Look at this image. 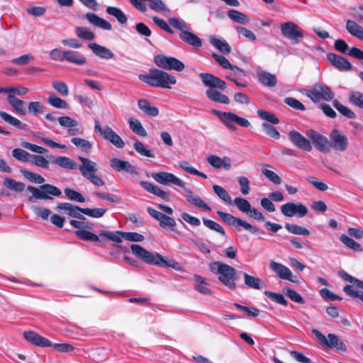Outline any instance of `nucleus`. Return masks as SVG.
Returning a JSON list of instances; mask_svg holds the SVG:
<instances>
[{"instance_id": "nucleus-1", "label": "nucleus", "mask_w": 363, "mask_h": 363, "mask_svg": "<svg viewBox=\"0 0 363 363\" xmlns=\"http://www.w3.org/2000/svg\"><path fill=\"white\" fill-rule=\"evenodd\" d=\"M138 78L151 86L164 89H170V84H175L177 82L173 75L158 69H150L148 74H140Z\"/></svg>"}, {"instance_id": "nucleus-2", "label": "nucleus", "mask_w": 363, "mask_h": 363, "mask_svg": "<svg viewBox=\"0 0 363 363\" xmlns=\"http://www.w3.org/2000/svg\"><path fill=\"white\" fill-rule=\"evenodd\" d=\"M132 252L141 260L148 264L157 266H164L175 268L177 263L174 260L169 259L159 253H152L139 245L133 244L130 245Z\"/></svg>"}, {"instance_id": "nucleus-3", "label": "nucleus", "mask_w": 363, "mask_h": 363, "mask_svg": "<svg viewBox=\"0 0 363 363\" xmlns=\"http://www.w3.org/2000/svg\"><path fill=\"white\" fill-rule=\"evenodd\" d=\"M210 270L218 275V280L230 289L236 288V271L231 266L221 262H213L209 265Z\"/></svg>"}, {"instance_id": "nucleus-4", "label": "nucleus", "mask_w": 363, "mask_h": 363, "mask_svg": "<svg viewBox=\"0 0 363 363\" xmlns=\"http://www.w3.org/2000/svg\"><path fill=\"white\" fill-rule=\"evenodd\" d=\"M316 149L328 152L331 148L337 151L346 150L348 142L347 138H311Z\"/></svg>"}, {"instance_id": "nucleus-5", "label": "nucleus", "mask_w": 363, "mask_h": 363, "mask_svg": "<svg viewBox=\"0 0 363 363\" xmlns=\"http://www.w3.org/2000/svg\"><path fill=\"white\" fill-rule=\"evenodd\" d=\"M78 158L82 164L79 165L77 169H79L82 175L97 186H104L105 184L104 180L97 174L96 163L82 156H79Z\"/></svg>"}, {"instance_id": "nucleus-6", "label": "nucleus", "mask_w": 363, "mask_h": 363, "mask_svg": "<svg viewBox=\"0 0 363 363\" xmlns=\"http://www.w3.org/2000/svg\"><path fill=\"white\" fill-rule=\"evenodd\" d=\"M301 92L315 103L320 100L331 101L335 96L331 89L323 84H315L311 89H303L301 90Z\"/></svg>"}, {"instance_id": "nucleus-7", "label": "nucleus", "mask_w": 363, "mask_h": 363, "mask_svg": "<svg viewBox=\"0 0 363 363\" xmlns=\"http://www.w3.org/2000/svg\"><path fill=\"white\" fill-rule=\"evenodd\" d=\"M27 190L32 193L33 196L28 198L29 201H32L33 197L36 199H52L49 195H52L54 196H59L61 195L62 192L59 188L52 184H43L40 186L39 189L28 186L27 187Z\"/></svg>"}, {"instance_id": "nucleus-8", "label": "nucleus", "mask_w": 363, "mask_h": 363, "mask_svg": "<svg viewBox=\"0 0 363 363\" xmlns=\"http://www.w3.org/2000/svg\"><path fill=\"white\" fill-rule=\"evenodd\" d=\"M216 213L219 216V217L223 220V221L225 222L228 225L234 226L238 229L240 227H242L245 230L254 234H256L260 231L259 228L252 226L250 223H247V221L243 220L240 218L235 217L230 213H225L220 211H218Z\"/></svg>"}, {"instance_id": "nucleus-9", "label": "nucleus", "mask_w": 363, "mask_h": 363, "mask_svg": "<svg viewBox=\"0 0 363 363\" xmlns=\"http://www.w3.org/2000/svg\"><path fill=\"white\" fill-rule=\"evenodd\" d=\"M280 29L281 34L286 38L292 40L294 44H298L304 35L303 30L292 21L282 23Z\"/></svg>"}, {"instance_id": "nucleus-10", "label": "nucleus", "mask_w": 363, "mask_h": 363, "mask_svg": "<svg viewBox=\"0 0 363 363\" xmlns=\"http://www.w3.org/2000/svg\"><path fill=\"white\" fill-rule=\"evenodd\" d=\"M312 333L317 337V339L321 344L326 345L330 348H335L337 350H346L345 345L340 340L339 337L337 335L333 333H329L328 335V337H326L317 329H313Z\"/></svg>"}, {"instance_id": "nucleus-11", "label": "nucleus", "mask_w": 363, "mask_h": 363, "mask_svg": "<svg viewBox=\"0 0 363 363\" xmlns=\"http://www.w3.org/2000/svg\"><path fill=\"white\" fill-rule=\"evenodd\" d=\"M154 61L158 67L164 69H174L177 72H181L185 67L184 64L178 59L173 57H167L163 55H158L155 56Z\"/></svg>"}, {"instance_id": "nucleus-12", "label": "nucleus", "mask_w": 363, "mask_h": 363, "mask_svg": "<svg viewBox=\"0 0 363 363\" xmlns=\"http://www.w3.org/2000/svg\"><path fill=\"white\" fill-rule=\"evenodd\" d=\"M281 212L286 217L297 216L302 218L308 214V210L303 203L289 202L281 206Z\"/></svg>"}, {"instance_id": "nucleus-13", "label": "nucleus", "mask_w": 363, "mask_h": 363, "mask_svg": "<svg viewBox=\"0 0 363 363\" xmlns=\"http://www.w3.org/2000/svg\"><path fill=\"white\" fill-rule=\"evenodd\" d=\"M152 177L158 183L164 185L172 184L182 188H184L185 182L172 173L165 172L152 173Z\"/></svg>"}, {"instance_id": "nucleus-14", "label": "nucleus", "mask_w": 363, "mask_h": 363, "mask_svg": "<svg viewBox=\"0 0 363 363\" xmlns=\"http://www.w3.org/2000/svg\"><path fill=\"white\" fill-rule=\"evenodd\" d=\"M57 121L62 127L68 128V135H77L83 133L82 128L79 126V122L69 116L59 117Z\"/></svg>"}, {"instance_id": "nucleus-15", "label": "nucleus", "mask_w": 363, "mask_h": 363, "mask_svg": "<svg viewBox=\"0 0 363 363\" xmlns=\"http://www.w3.org/2000/svg\"><path fill=\"white\" fill-rule=\"evenodd\" d=\"M220 118L230 128H234L235 124H238L242 127H248L250 124L247 119L240 118L230 112H224L221 113L220 115Z\"/></svg>"}, {"instance_id": "nucleus-16", "label": "nucleus", "mask_w": 363, "mask_h": 363, "mask_svg": "<svg viewBox=\"0 0 363 363\" xmlns=\"http://www.w3.org/2000/svg\"><path fill=\"white\" fill-rule=\"evenodd\" d=\"M199 76L206 86L211 87V89L218 88L221 90L226 89L225 82L218 77L208 73H201Z\"/></svg>"}, {"instance_id": "nucleus-17", "label": "nucleus", "mask_w": 363, "mask_h": 363, "mask_svg": "<svg viewBox=\"0 0 363 363\" xmlns=\"http://www.w3.org/2000/svg\"><path fill=\"white\" fill-rule=\"evenodd\" d=\"M56 209L58 211L67 213L68 215L74 218H77L81 220L86 219L85 217L81 214L82 210L83 208L74 206L70 203H59L56 206Z\"/></svg>"}, {"instance_id": "nucleus-18", "label": "nucleus", "mask_w": 363, "mask_h": 363, "mask_svg": "<svg viewBox=\"0 0 363 363\" xmlns=\"http://www.w3.org/2000/svg\"><path fill=\"white\" fill-rule=\"evenodd\" d=\"M269 267L274 272L277 274L279 278L291 281H294L292 278L293 274L291 271L282 264L272 260L269 262Z\"/></svg>"}, {"instance_id": "nucleus-19", "label": "nucleus", "mask_w": 363, "mask_h": 363, "mask_svg": "<svg viewBox=\"0 0 363 363\" xmlns=\"http://www.w3.org/2000/svg\"><path fill=\"white\" fill-rule=\"evenodd\" d=\"M23 337L27 341L37 346L46 347L52 345L51 341L33 331H25Z\"/></svg>"}, {"instance_id": "nucleus-20", "label": "nucleus", "mask_w": 363, "mask_h": 363, "mask_svg": "<svg viewBox=\"0 0 363 363\" xmlns=\"http://www.w3.org/2000/svg\"><path fill=\"white\" fill-rule=\"evenodd\" d=\"M327 60L331 65L342 71H349L352 69V65L347 59L335 53H328L327 55Z\"/></svg>"}, {"instance_id": "nucleus-21", "label": "nucleus", "mask_w": 363, "mask_h": 363, "mask_svg": "<svg viewBox=\"0 0 363 363\" xmlns=\"http://www.w3.org/2000/svg\"><path fill=\"white\" fill-rule=\"evenodd\" d=\"M182 189L186 193L185 197L189 203L199 208H202L206 211H211V207L205 203L200 196L194 195L191 189L187 188L186 185H184V188Z\"/></svg>"}, {"instance_id": "nucleus-22", "label": "nucleus", "mask_w": 363, "mask_h": 363, "mask_svg": "<svg viewBox=\"0 0 363 363\" xmlns=\"http://www.w3.org/2000/svg\"><path fill=\"white\" fill-rule=\"evenodd\" d=\"M179 38L184 43L195 48H199L202 46L201 39L197 35L191 32L190 28L183 33H180Z\"/></svg>"}, {"instance_id": "nucleus-23", "label": "nucleus", "mask_w": 363, "mask_h": 363, "mask_svg": "<svg viewBox=\"0 0 363 363\" xmlns=\"http://www.w3.org/2000/svg\"><path fill=\"white\" fill-rule=\"evenodd\" d=\"M65 61L77 65H83L86 62V57L81 52L73 50H65Z\"/></svg>"}, {"instance_id": "nucleus-24", "label": "nucleus", "mask_w": 363, "mask_h": 363, "mask_svg": "<svg viewBox=\"0 0 363 363\" xmlns=\"http://www.w3.org/2000/svg\"><path fill=\"white\" fill-rule=\"evenodd\" d=\"M85 18L87 19L89 23L96 27L106 30H111L112 29V26L109 22L94 13H87L85 16Z\"/></svg>"}, {"instance_id": "nucleus-25", "label": "nucleus", "mask_w": 363, "mask_h": 363, "mask_svg": "<svg viewBox=\"0 0 363 363\" xmlns=\"http://www.w3.org/2000/svg\"><path fill=\"white\" fill-rule=\"evenodd\" d=\"M111 166L116 171H125L129 174L136 173V169L134 166L127 161L114 157L111 160Z\"/></svg>"}, {"instance_id": "nucleus-26", "label": "nucleus", "mask_w": 363, "mask_h": 363, "mask_svg": "<svg viewBox=\"0 0 363 363\" xmlns=\"http://www.w3.org/2000/svg\"><path fill=\"white\" fill-rule=\"evenodd\" d=\"M88 47L92 50V52L98 57L104 59H111L113 57V52L108 48L100 45L95 43H91L88 44Z\"/></svg>"}, {"instance_id": "nucleus-27", "label": "nucleus", "mask_w": 363, "mask_h": 363, "mask_svg": "<svg viewBox=\"0 0 363 363\" xmlns=\"http://www.w3.org/2000/svg\"><path fill=\"white\" fill-rule=\"evenodd\" d=\"M75 235L77 237H78L82 240L92 242L97 244L99 246H104V245L103 240L99 238V235L87 230H76Z\"/></svg>"}, {"instance_id": "nucleus-28", "label": "nucleus", "mask_w": 363, "mask_h": 363, "mask_svg": "<svg viewBox=\"0 0 363 363\" xmlns=\"http://www.w3.org/2000/svg\"><path fill=\"white\" fill-rule=\"evenodd\" d=\"M7 101L14 111L19 115L26 116V111L24 108L25 102L13 94H8Z\"/></svg>"}, {"instance_id": "nucleus-29", "label": "nucleus", "mask_w": 363, "mask_h": 363, "mask_svg": "<svg viewBox=\"0 0 363 363\" xmlns=\"http://www.w3.org/2000/svg\"><path fill=\"white\" fill-rule=\"evenodd\" d=\"M346 29L350 35L363 41V28L357 22L352 20L347 21Z\"/></svg>"}, {"instance_id": "nucleus-30", "label": "nucleus", "mask_w": 363, "mask_h": 363, "mask_svg": "<svg viewBox=\"0 0 363 363\" xmlns=\"http://www.w3.org/2000/svg\"><path fill=\"white\" fill-rule=\"evenodd\" d=\"M52 162L57 164L62 168L67 169H77L78 167V165L74 160L65 156L57 157L52 161Z\"/></svg>"}, {"instance_id": "nucleus-31", "label": "nucleus", "mask_w": 363, "mask_h": 363, "mask_svg": "<svg viewBox=\"0 0 363 363\" xmlns=\"http://www.w3.org/2000/svg\"><path fill=\"white\" fill-rule=\"evenodd\" d=\"M206 94L207 97L213 101L224 104H228L230 103V99L226 95L216 89H208L206 91Z\"/></svg>"}, {"instance_id": "nucleus-32", "label": "nucleus", "mask_w": 363, "mask_h": 363, "mask_svg": "<svg viewBox=\"0 0 363 363\" xmlns=\"http://www.w3.org/2000/svg\"><path fill=\"white\" fill-rule=\"evenodd\" d=\"M139 108L148 116L154 117L158 115L159 110L157 107L151 106L147 99H140L138 101Z\"/></svg>"}, {"instance_id": "nucleus-33", "label": "nucleus", "mask_w": 363, "mask_h": 363, "mask_svg": "<svg viewBox=\"0 0 363 363\" xmlns=\"http://www.w3.org/2000/svg\"><path fill=\"white\" fill-rule=\"evenodd\" d=\"M207 162L215 168H220L223 167L225 169H230L231 164L230 159H222L216 155H211L207 157Z\"/></svg>"}, {"instance_id": "nucleus-34", "label": "nucleus", "mask_w": 363, "mask_h": 363, "mask_svg": "<svg viewBox=\"0 0 363 363\" xmlns=\"http://www.w3.org/2000/svg\"><path fill=\"white\" fill-rule=\"evenodd\" d=\"M209 41L212 45L223 54H228L231 51L230 45L224 39H220L216 36H211Z\"/></svg>"}, {"instance_id": "nucleus-35", "label": "nucleus", "mask_w": 363, "mask_h": 363, "mask_svg": "<svg viewBox=\"0 0 363 363\" xmlns=\"http://www.w3.org/2000/svg\"><path fill=\"white\" fill-rule=\"evenodd\" d=\"M257 77L262 84L267 86L272 87L277 84V78L274 74H272L266 71H261L257 72Z\"/></svg>"}, {"instance_id": "nucleus-36", "label": "nucleus", "mask_w": 363, "mask_h": 363, "mask_svg": "<svg viewBox=\"0 0 363 363\" xmlns=\"http://www.w3.org/2000/svg\"><path fill=\"white\" fill-rule=\"evenodd\" d=\"M3 184L8 189L16 192H22L26 189V185L21 182H17L13 179L6 177L3 181Z\"/></svg>"}, {"instance_id": "nucleus-37", "label": "nucleus", "mask_w": 363, "mask_h": 363, "mask_svg": "<svg viewBox=\"0 0 363 363\" xmlns=\"http://www.w3.org/2000/svg\"><path fill=\"white\" fill-rule=\"evenodd\" d=\"M74 30L76 35L82 40L89 41L95 38L94 33L87 27L77 26Z\"/></svg>"}, {"instance_id": "nucleus-38", "label": "nucleus", "mask_w": 363, "mask_h": 363, "mask_svg": "<svg viewBox=\"0 0 363 363\" xmlns=\"http://www.w3.org/2000/svg\"><path fill=\"white\" fill-rule=\"evenodd\" d=\"M106 11L108 14L115 17L121 24L127 23V16L120 9L114 6H108Z\"/></svg>"}, {"instance_id": "nucleus-39", "label": "nucleus", "mask_w": 363, "mask_h": 363, "mask_svg": "<svg viewBox=\"0 0 363 363\" xmlns=\"http://www.w3.org/2000/svg\"><path fill=\"white\" fill-rule=\"evenodd\" d=\"M228 16L233 21L241 24H246L250 21L248 16L234 9L228 11Z\"/></svg>"}, {"instance_id": "nucleus-40", "label": "nucleus", "mask_w": 363, "mask_h": 363, "mask_svg": "<svg viewBox=\"0 0 363 363\" xmlns=\"http://www.w3.org/2000/svg\"><path fill=\"white\" fill-rule=\"evenodd\" d=\"M214 193L225 203L233 205V200L229 193L221 186L214 184L213 186Z\"/></svg>"}, {"instance_id": "nucleus-41", "label": "nucleus", "mask_w": 363, "mask_h": 363, "mask_svg": "<svg viewBox=\"0 0 363 363\" xmlns=\"http://www.w3.org/2000/svg\"><path fill=\"white\" fill-rule=\"evenodd\" d=\"M244 280L245 284L249 288L255 289H260L262 288L261 284L262 280L252 275H250L247 273L244 274Z\"/></svg>"}, {"instance_id": "nucleus-42", "label": "nucleus", "mask_w": 363, "mask_h": 363, "mask_svg": "<svg viewBox=\"0 0 363 363\" xmlns=\"http://www.w3.org/2000/svg\"><path fill=\"white\" fill-rule=\"evenodd\" d=\"M340 240L345 246L354 252H361L362 250L361 245L358 242L345 234L340 237Z\"/></svg>"}, {"instance_id": "nucleus-43", "label": "nucleus", "mask_w": 363, "mask_h": 363, "mask_svg": "<svg viewBox=\"0 0 363 363\" xmlns=\"http://www.w3.org/2000/svg\"><path fill=\"white\" fill-rule=\"evenodd\" d=\"M128 123L130 128L133 130V132L138 135L140 136H144L146 135V132L143 128L141 123L136 118H130L128 119Z\"/></svg>"}, {"instance_id": "nucleus-44", "label": "nucleus", "mask_w": 363, "mask_h": 363, "mask_svg": "<svg viewBox=\"0 0 363 363\" xmlns=\"http://www.w3.org/2000/svg\"><path fill=\"white\" fill-rule=\"evenodd\" d=\"M291 141L297 147L304 151H310L312 148L311 141L306 138H291Z\"/></svg>"}, {"instance_id": "nucleus-45", "label": "nucleus", "mask_w": 363, "mask_h": 363, "mask_svg": "<svg viewBox=\"0 0 363 363\" xmlns=\"http://www.w3.org/2000/svg\"><path fill=\"white\" fill-rule=\"evenodd\" d=\"M48 103L56 108L65 109L68 107L67 103L55 94L50 95L48 98Z\"/></svg>"}, {"instance_id": "nucleus-46", "label": "nucleus", "mask_w": 363, "mask_h": 363, "mask_svg": "<svg viewBox=\"0 0 363 363\" xmlns=\"http://www.w3.org/2000/svg\"><path fill=\"white\" fill-rule=\"evenodd\" d=\"M285 228L289 233L294 235H309L310 234L308 229L296 224L286 223Z\"/></svg>"}, {"instance_id": "nucleus-47", "label": "nucleus", "mask_w": 363, "mask_h": 363, "mask_svg": "<svg viewBox=\"0 0 363 363\" xmlns=\"http://www.w3.org/2000/svg\"><path fill=\"white\" fill-rule=\"evenodd\" d=\"M235 204L238 208L242 213L247 214L250 211L251 204L245 199L241 197H237L233 201V204Z\"/></svg>"}, {"instance_id": "nucleus-48", "label": "nucleus", "mask_w": 363, "mask_h": 363, "mask_svg": "<svg viewBox=\"0 0 363 363\" xmlns=\"http://www.w3.org/2000/svg\"><path fill=\"white\" fill-rule=\"evenodd\" d=\"M350 104L360 108H363V94L360 91H351L349 95Z\"/></svg>"}, {"instance_id": "nucleus-49", "label": "nucleus", "mask_w": 363, "mask_h": 363, "mask_svg": "<svg viewBox=\"0 0 363 363\" xmlns=\"http://www.w3.org/2000/svg\"><path fill=\"white\" fill-rule=\"evenodd\" d=\"M202 220H203V225L206 228H208L212 230H214V231L220 233L222 235H225V232L223 228L219 223H218L212 220L206 218H203Z\"/></svg>"}, {"instance_id": "nucleus-50", "label": "nucleus", "mask_w": 363, "mask_h": 363, "mask_svg": "<svg viewBox=\"0 0 363 363\" xmlns=\"http://www.w3.org/2000/svg\"><path fill=\"white\" fill-rule=\"evenodd\" d=\"M264 295L267 298H269L271 301H272L277 303H279V304H281L283 306H287L288 301L286 300L284 295H282L281 294H277V293L272 292L269 291H265Z\"/></svg>"}, {"instance_id": "nucleus-51", "label": "nucleus", "mask_w": 363, "mask_h": 363, "mask_svg": "<svg viewBox=\"0 0 363 363\" xmlns=\"http://www.w3.org/2000/svg\"><path fill=\"white\" fill-rule=\"evenodd\" d=\"M194 278L196 281V290L203 294H209L211 290L207 287L205 279L199 275H196Z\"/></svg>"}, {"instance_id": "nucleus-52", "label": "nucleus", "mask_w": 363, "mask_h": 363, "mask_svg": "<svg viewBox=\"0 0 363 363\" xmlns=\"http://www.w3.org/2000/svg\"><path fill=\"white\" fill-rule=\"evenodd\" d=\"M169 23L175 29L180 30V33H183L190 28L189 26L181 18H170L169 19Z\"/></svg>"}, {"instance_id": "nucleus-53", "label": "nucleus", "mask_w": 363, "mask_h": 363, "mask_svg": "<svg viewBox=\"0 0 363 363\" xmlns=\"http://www.w3.org/2000/svg\"><path fill=\"white\" fill-rule=\"evenodd\" d=\"M333 106L335 108L344 116L348 118H354L355 117L354 113L347 107L340 104L338 101L335 100L333 101Z\"/></svg>"}, {"instance_id": "nucleus-54", "label": "nucleus", "mask_w": 363, "mask_h": 363, "mask_svg": "<svg viewBox=\"0 0 363 363\" xmlns=\"http://www.w3.org/2000/svg\"><path fill=\"white\" fill-rule=\"evenodd\" d=\"M94 128L97 134L101 136H118L109 126L101 128L98 121H95Z\"/></svg>"}, {"instance_id": "nucleus-55", "label": "nucleus", "mask_w": 363, "mask_h": 363, "mask_svg": "<svg viewBox=\"0 0 363 363\" xmlns=\"http://www.w3.org/2000/svg\"><path fill=\"white\" fill-rule=\"evenodd\" d=\"M65 194L66 196L72 201L79 203H84L85 201V199L83 195L74 189L66 188L65 189Z\"/></svg>"}, {"instance_id": "nucleus-56", "label": "nucleus", "mask_w": 363, "mask_h": 363, "mask_svg": "<svg viewBox=\"0 0 363 363\" xmlns=\"http://www.w3.org/2000/svg\"><path fill=\"white\" fill-rule=\"evenodd\" d=\"M99 235L117 243H121L122 242V231L111 232L101 230Z\"/></svg>"}, {"instance_id": "nucleus-57", "label": "nucleus", "mask_w": 363, "mask_h": 363, "mask_svg": "<svg viewBox=\"0 0 363 363\" xmlns=\"http://www.w3.org/2000/svg\"><path fill=\"white\" fill-rule=\"evenodd\" d=\"M21 172L27 179L32 182L43 184L45 182L44 178L37 173H34L26 169H21Z\"/></svg>"}, {"instance_id": "nucleus-58", "label": "nucleus", "mask_w": 363, "mask_h": 363, "mask_svg": "<svg viewBox=\"0 0 363 363\" xmlns=\"http://www.w3.org/2000/svg\"><path fill=\"white\" fill-rule=\"evenodd\" d=\"M30 162L41 168L48 169L49 167V161L42 155H31Z\"/></svg>"}, {"instance_id": "nucleus-59", "label": "nucleus", "mask_w": 363, "mask_h": 363, "mask_svg": "<svg viewBox=\"0 0 363 363\" xmlns=\"http://www.w3.org/2000/svg\"><path fill=\"white\" fill-rule=\"evenodd\" d=\"M72 142L80 150L87 152L91 148V144L82 138H72Z\"/></svg>"}, {"instance_id": "nucleus-60", "label": "nucleus", "mask_w": 363, "mask_h": 363, "mask_svg": "<svg viewBox=\"0 0 363 363\" xmlns=\"http://www.w3.org/2000/svg\"><path fill=\"white\" fill-rule=\"evenodd\" d=\"M106 212V208H83L82 210V213H83L84 214L89 216L90 217H93V218H101L105 214Z\"/></svg>"}, {"instance_id": "nucleus-61", "label": "nucleus", "mask_w": 363, "mask_h": 363, "mask_svg": "<svg viewBox=\"0 0 363 363\" xmlns=\"http://www.w3.org/2000/svg\"><path fill=\"white\" fill-rule=\"evenodd\" d=\"M0 117L3 121L13 126L18 128L21 126V122L18 119L4 111H0Z\"/></svg>"}, {"instance_id": "nucleus-62", "label": "nucleus", "mask_w": 363, "mask_h": 363, "mask_svg": "<svg viewBox=\"0 0 363 363\" xmlns=\"http://www.w3.org/2000/svg\"><path fill=\"white\" fill-rule=\"evenodd\" d=\"M257 114L261 118H262L268 122H270L272 124H277L279 122L278 118H277L274 114H273L269 111H263V110H258Z\"/></svg>"}, {"instance_id": "nucleus-63", "label": "nucleus", "mask_w": 363, "mask_h": 363, "mask_svg": "<svg viewBox=\"0 0 363 363\" xmlns=\"http://www.w3.org/2000/svg\"><path fill=\"white\" fill-rule=\"evenodd\" d=\"M12 156L18 161L27 162L30 154L21 148H15L12 150Z\"/></svg>"}, {"instance_id": "nucleus-64", "label": "nucleus", "mask_w": 363, "mask_h": 363, "mask_svg": "<svg viewBox=\"0 0 363 363\" xmlns=\"http://www.w3.org/2000/svg\"><path fill=\"white\" fill-rule=\"evenodd\" d=\"M52 86L62 96H68L69 88L65 82L55 81L52 83Z\"/></svg>"}]
</instances>
